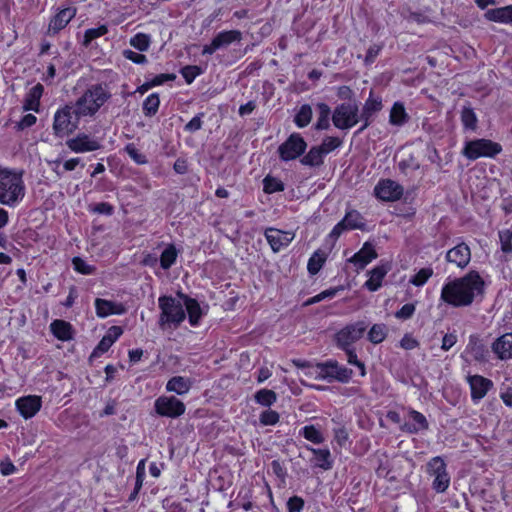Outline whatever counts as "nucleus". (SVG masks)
I'll list each match as a JSON object with an SVG mask.
<instances>
[{
  "instance_id": "obj_1",
  "label": "nucleus",
  "mask_w": 512,
  "mask_h": 512,
  "mask_svg": "<svg viewBox=\"0 0 512 512\" xmlns=\"http://www.w3.org/2000/svg\"><path fill=\"white\" fill-rule=\"evenodd\" d=\"M486 284L476 270H470L461 277L448 278L442 285L440 301L453 308L471 306L485 296Z\"/></svg>"
},
{
  "instance_id": "obj_2",
  "label": "nucleus",
  "mask_w": 512,
  "mask_h": 512,
  "mask_svg": "<svg viewBox=\"0 0 512 512\" xmlns=\"http://www.w3.org/2000/svg\"><path fill=\"white\" fill-rule=\"evenodd\" d=\"M23 173L9 168H0V204L18 206L25 197Z\"/></svg>"
},
{
  "instance_id": "obj_3",
  "label": "nucleus",
  "mask_w": 512,
  "mask_h": 512,
  "mask_svg": "<svg viewBox=\"0 0 512 512\" xmlns=\"http://www.w3.org/2000/svg\"><path fill=\"white\" fill-rule=\"evenodd\" d=\"M110 98L109 90L104 85L96 83L89 85L73 105L76 107L78 115L87 120L94 118Z\"/></svg>"
},
{
  "instance_id": "obj_4",
  "label": "nucleus",
  "mask_w": 512,
  "mask_h": 512,
  "mask_svg": "<svg viewBox=\"0 0 512 512\" xmlns=\"http://www.w3.org/2000/svg\"><path fill=\"white\" fill-rule=\"evenodd\" d=\"M84 119L78 115L73 103H67L57 108L53 116L52 129L56 137L64 138L79 129L80 121Z\"/></svg>"
},
{
  "instance_id": "obj_5",
  "label": "nucleus",
  "mask_w": 512,
  "mask_h": 512,
  "mask_svg": "<svg viewBox=\"0 0 512 512\" xmlns=\"http://www.w3.org/2000/svg\"><path fill=\"white\" fill-rule=\"evenodd\" d=\"M315 379L325 380L329 383L337 381L339 383H348L353 376V370L339 364L337 360L329 359L319 362L315 365Z\"/></svg>"
},
{
  "instance_id": "obj_6",
  "label": "nucleus",
  "mask_w": 512,
  "mask_h": 512,
  "mask_svg": "<svg viewBox=\"0 0 512 512\" xmlns=\"http://www.w3.org/2000/svg\"><path fill=\"white\" fill-rule=\"evenodd\" d=\"M158 305L161 310L160 323L173 324L179 326L186 318V312L180 301L170 295H162L158 299Z\"/></svg>"
},
{
  "instance_id": "obj_7",
  "label": "nucleus",
  "mask_w": 512,
  "mask_h": 512,
  "mask_svg": "<svg viewBox=\"0 0 512 512\" xmlns=\"http://www.w3.org/2000/svg\"><path fill=\"white\" fill-rule=\"evenodd\" d=\"M502 151V146L490 139H475L466 142L463 148V155L469 160H476L481 157L494 158Z\"/></svg>"
},
{
  "instance_id": "obj_8",
  "label": "nucleus",
  "mask_w": 512,
  "mask_h": 512,
  "mask_svg": "<svg viewBox=\"0 0 512 512\" xmlns=\"http://www.w3.org/2000/svg\"><path fill=\"white\" fill-rule=\"evenodd\" d=\"M359 121V107L355 101L338 104L332 113L333 125L340 130H348Z\"/></svg>"
},
{
  "instance_id": "obj_9",
  "label": "nucleus",
  "mask_w": 512,
  "mask_h": 512,
  "mask_svg": "<svg viewBox=\"0 0 512 512\" xmlns=\"http://www.w3.org/2000/svg\"><path fill=\"white\" fill-rule=\"evenodd\" d=\"M155 413L161 417L178 418L186 411L184 402L175 396H159L154 401Z\"/></svg>"
},
{
  "instance_id": "obj_10",
  "label": "nucleus",
  "mask_w": 512,
  "mask_h": 512,
  "mask_svg": "<svg viewBox=\"0 0 512 512\" xmlns=\"http://www.w3.org/2000/svg\"><path fill=\"white\" fill-rule=\"evenodd\" d=\"M366 328L363 321L346 325L335 334L336 346L339 349L354 347V344L363 337Z\"/></svg>"
},
{
  "instance_id": "obj_11",
  "label": "nucleus",
  "mask_w": 512,
  "mask_h": 512,
  "mask_svg": "<svg viewBox=\"0 0 512 512\" xmlns=\"http://www.w3.org/2000/svg\"><path fill=\"white\" fill-rule=\"evenodd\" d=\"M307 143L299 133H292L278 148L281 160L288 162L304 154Z\"/></svg>"
},
{
  "instance_id": "obj_12",
  "label": "nucleus",
  "mask_w": 512,
  "mask_h": 512,
  "mask_svg": "<svg viewBox=\"0 0 512 512\" xmlns=\"http://www.w3.org/2000/svg\"><path fill=\"white\" fill-rule=\"evenodd\" d=\"M242 40V32L240 30H223L218 32L209 44L203 46L201 54L203 56L212 55L217 50L228 47L234 42Z\"/></svg>"
},
{
  "instance_id": "obj_13",
  "label": "nucleus",
  "mask_w": 512,
  "mask_h": 512,
  "mask_svg": "<svg viewBox=\"0 0 512 512\" xmlns=\"http://www.w3.org/2000/svg\"><path fill=\"white\" fill-rule=\"evenodd\" d=\"M403 194V186L389 178L380 179L374 187L375 197L383 202L398 201Z\"/></svg>"
},
{
  "instance_id": "obj_14",
  "label": "nucleus",
  "mask_w": 512,
  "mask_h": 512,
  "mask_svg": "<svg viewBox=\"0 0 512 512\" xmlns=\"http://www.w3.org/2000/svg\"><path fill=\"white\" fill-rule=\"evenodd\" d=\"M77 9L74 6L57 7L55 14L50 18L46 35L54 37L59 34L76 16Z\"/></svg>"
},
{
  "instance_id": "obj_15",
  "label": "nucleus",
  "mask_w": 512,
  "mask_h": 512,
  "mask_svg": "<svg viewBox=\"0 0 512 512\" xmlns=\"http://www.w3.org/2000/svg\"><path fill=\"white\" fill-rule=\"evenodd\" d=\"M466 382L469 385L471 401L474 404H478L494 387L491 379L479 374H468Z\"/></svg>"
},
{
  "instance_id": "obj_16",
  "label": "nucleus",
  "mask_w": 512,
  "mask_h": 512,
  "mask_svg": "<svg viewBox=\"0 0 512 512\" xmlns=\"http://www.w3.org/2000/svg\"><path fill=\"white\" fill-rule=\"evenodd\" d=\"M382 108V98L380 96H374L373 90H371L359 114L362 125L357 133H361L367 129L374 121L375 115L380 112Z\"/></svg>"
},
{
  "instance_id": "obj_17",
  "label": "nucleus",
  "mask_w": 512,
  "mask_h": 512,
  "mask_svg": "<svg viewBox=\"0 0 512 512\" xmlns=\"http://www.w3.org/2000/svg\"><path fill=\"white\" fill-rule=\"evenodd\" d=\"M66 145L72 152L77 154L93 152L102 148V144L99 140L84 132L78 133L75 137L68 139Z\"/></svg>"
},
{
  "instance_id": "obj_18",
  "label": "nucleus",
  "mask_w": 512,
  "mask_h": 512,
  "mask_svg": "<svg viewBox=\"0 0 512 512\" xmlns=\"http://www.w3.org/2000/svg\"><path fill=\"white\" fill-rule=\"evenodd\" d=\"M15 406L24 419L33 418L42 408V397L38 395H27L18 398Z\"/></svg>"
},
{
  "instance_id": "obj_19",
  "label": "nucleus",
  "mask_w": 512,
  "mask_h": 512,
  "mask_svg": "<svg viewBox=\"0 0 512 512\" xmlns=\"http://www.w3.org/2000/svg\"><path fill=\"white\" fill-rule=\"evenodd\" d=\"M265 238L273 252L277 253L287 247L294 239V234L277 228L268 227L264 232Z\"/></svg>"
},
{
  "instance_id": "obj_20",
  "label": "nucleus",
  "mask_w": 512,
  "mask_h": 512,
  "mask_svg": "<svg viewBox=\"0 0 512 512\" xmlns=\"http://www.w3.org/2000/svg\"><path fill=\"white\" fill-rule=\"evenodd\" d=\"M445 259L448 263L464 269L471 261L470 247L462 241L447 251Z\"/></svg>"
},
{
  "instance_id": "obj_21",
  "label": "nucleus",
  "mask_w": 512,
  "mask_h": 512,
  "mask_svg": "<svg viewBox=\"0 0 512 512\" xmlns=\"http://www.w3.org/2000/svg\"><path fill=\"white\" fill-rule=\"evenodd\" d=\"M408 417L409 421H406L400 426L401 431L413 435L429 429V422L421 412L409 408Z\"/></svg>"
},
{
  "instance_id": "obj_22",
  "label": "nucleus",
  "mask_w": 512,
  "mask_h": 512,
  "mask_svg": "<svg viewBox=\"0 0 512 512\" xmlns=\"http://www.w3.org/2000/svg\"><path fill=\"white\" fill-rule=\"evenodd\" d=\"M94 307L97 317L102 319L107 318L108 316L111 315H122L126 311L122 303L102 298L95 299Z\"/></svg>"
},
{
  "instance_id": "obj_23",
  "label": "nucleus",
  "mask_w": 512,
  "mask_h": 512,
  "mask_svg": "<svg viewBox=\"0 0 512 512\" xmlns=\"http://www.w3.org/2000/svg\"><path fill=\"white\" fill-rule=\"evenodd\" d=\"M390 270L389 263H381L369 271V278L364 287L370 292H376L382 287V283Z\"/></svg>"
},
{
  "instance_id": "obj_24",
  "label": "nucleus",
  "mask_w": 512,
  "mask_h": 512,
  "mask_svg": "<svg viewBox=\"0 0 512 512\" xmlns=\"http://www.w3.org/2000/svg\"><path fill=\"white\" fill-rule=\"evenodd\" d=\"M378 257L374 246L365 242L361 249L357 251L350 259L349 262L354 264L357 269H364L370 262Z\"/></svg>"
},
{
  "instance_id": "obj_25",
  "label": "nucleus",
  "mask_w": 512,
  "mask_h": 512,
  "mask_svg": "<svg viewBox=\"0 0 512 512\" xmlns=\"http://www.w3.org/2000/svg\"><path fill=\"white\" fill-rule=\"evenodd\" d=\"M179 297L183 300V304L185 305L189 324L192 327L199 326L203 311L198 300L183 293H179Z\"/></svg>"
},
{
  "instance_id": "obj_26",
  "label": "nucleus",
  "mask_w": 512,
  "mask_h": 512,
  "mask_svg": "<svg viewBox=\"0 0 512 512\" xmlns=\"http://www.w3.org/2000/svg\"><path fill=\"white\" fill-rule=\"evenodd\" d=\"M491 349L500 360L512 359V333H505L498 337L492 343Z\"/></svg>"
},
{
  "instance_id": "obj_27",
  "label": "nucleus",
  "mask_w": 512,
  "mask_h": 512,
  "mask_svg": "<svg viewBox=\"0 0 512 512\" xmlns=\"http://www.w3.org/2000/svg\"><path fill=\"white\" fill-rule=\"evenodd\" d=\"M466 351L471 354L476 362L486 363L489 360L487 346L476 335H470Z\"/></svg>"
},
{
  "instance_id": "obj_28",
  "label": "nucleus",
  "mask_w": 512,
  "mask_h": 512,
  "mask_svg": "<svg viewBox=\"0 0 512 512\" xmlns=\"http://www.w3.org/2000/svg\"><path fill=\"white\" fill-rule=\"evenodd\" d=\"M306 449L313 454L311 462L314 467L320 468L324 471L332 469L334 460L328 448H314L307 446Z\"/></svg>"
},
{
  "instance_id": "obj_29",
  "label": "nucleus",
  "mask_w": 512,
  "mask_h": 512,
  "mask_svg": "<svg viewBox=\"0 0 512 512\" xmlns=\"http://www.w3.org/2000/svg\"><path fill=\"white\" fill-rule=\"evenodd\" d=\"M44 93V86L41 83L35 84L29 91L26 93L24 101H23V110L24 111H34L36 113L40 112L41 107V98Z\"/></svg>"
},
{
  "instance_id": "obj_30",
  "label": "nucleus",
  "mask_w": 512,
  "mask_h": 512,
  "mask_svg": "<svg viewBox=\"0 0 512 512\" xmlns=\"http://www.w3.org/2000/svg\"><path fill=\"white\" fill-rule=\"evenodd\" d=\"M50 331L56 339L62 342L72 340L75 335L72 324L62 319L53 320L50 324Z\"/></svg>"
},
{
  "instance_id": "obj_31",
  "label": "nucleus",
  "mask_w": 512,
  "mask_h": 512,
  "mask_svg": "<svg viewBox=\"0 0 512 512\" xmlns=\"http://www.w3.org/2000/svg\"><path fill=\"white\" fill-rule=\"evenodd\" d=\"M485 18L488 21L501 23V24H512V4L489 9L485 13Z\"/></svg>"
},
{
  "instance_id": "obj_32",
  "label": "nucleus",
  "mask_w": 512,
  "mask_h": 512,
  "mask_svg": "<svg viewBox=\"0 0 512 512\" xmlns=\"http://www.w3.org/2000/svg\"><path fill=\"white\" fill-rule=\"evenodd\" d=\"M192 387V381L190 378L183 376H173L166 384V390L168 392H174L178 395H184L189 392Z\"/></svg>"
},
{
  "instance_id": "obj_33",
  "label": "nucleus",
  "mask_w": 512,
  "mask_h": 512,
  "mask_svg": "<svg viewBox=\"0 0 512 512\" xmlns=\"http://www.w3.org/2000/svg\"><path fill=\"white\" fill-rule=\"evenodd\" d=\"M409 121V115L406 112L402 102L396 101L391 107L389 114V123L393 126H403Z\"/></svg>"
},
{
  "instance_id": "obj_34",
  "label": "nucleus",
  "mask_w": 512,
  "mask_h": 512,
  "mask_svg": "<svg viewBox=\"0 0 512 512\" xmlns=\"http://www.w3.org/2000/svg\"><path fill=\"white\" fill-rule=\"evenodd\" d=\"M325 156L318 146H312L301 158V163L305 166L318 167L323 164Z\"/></svg>"
},
{
  "instance_id": "obj_35",
  "label": "nucleus",
  "mask_w": 512,
  "mask_h": 512,
  "mask_svg": "<svg viewBox=\"0 0 512 512\" xmlns=\"http://www.w3.org/2000/svg\"><path fill=\"white\" fill-rule=\"evenodd\" d=\"M299 436L316 445L322 444L325 440L321 430L312 424L303 426L299 430Z\"/></svg>"
},
{
  "instance_id": "obj_36",
  "label": "nucleus",
  "mask_w": 512,
  "mask_h": 512,
  "mask_svg": "<svg viewBox=\"0 0 512 512\" xmlns=\"http://www.w3.org/2000/svg\"><path fill=\"white\" fill-rule=\"evenodd\" d=\"M178 250L175 245L170 243L162 251L160 255V266L164 270L170 269L177 261Z\"/></svg>"
},
{
  "instance_id": "obj_37",
  "label": "nucleus",
  "mask_w": 512,
  "mask_h": 512,
  "mask_svg": "<svg viewBox=\"0 0 512 512\" xmlns=\"http://www.w3.org/2000/svg\"><path fill=\"white\" fill-rule=\"evenodd\" d=\"M160 107V97L156 92L148 95L142 104V112L145 117H153L158 113Z\"/></svg>"
},
{
  "instance_id": "obj_38",
  "label": "nucleus",
  "mask_w": 512,
  "mask_h": 512,
  "mask_svg": "<svg viewBox=\"0 0 512 512\" xmlns=\"http://www.w3.org/2000/svg\"><path fill=\"white\" fill-rule=\"evenodd\" d=\"M343 220H346L345 224L350 230H364L365 229V220L361 213L355 209L348 210L343 217Z\"/></svg>"
},
{
  "instance_id": "obj_39",
  "label": "nucleus",
  "mask_w": 512,
  "mask_h": 512,
  "mask_svg": "<svg viewBox=\"0 0 512 512\" xmlns=\"http://www.w3.org/2000/svg\"><path fill=\"white\" fill-rule=\"evenodd\" d=\"M263 191L265 194H274L285 190L284 182L278 177H274L270 174L266 175L263 180Z\"/></svg>"
},
{
  "instance_id": "obj_40",
  "label": "nucleus",
  "mask_w": 512,
  "mask_h": 512,
  "mask_svg": "<svg viewBox=\"0 0 512 512\" xmlns=\"http://www.w3.org/2000/svg\"><path fill=\"white\" fill-rule=\"evenodd\" d=\"M326 262V254L320 250L315 251L309 258L307 270L310 275H316Z\"/></svg>"
},
{
  "instance_id": "obj_41",
  "label": "nucleus",
  "mask_w": 512,
  "mask_h": 512,
  "mask_svg": "<svg viewBox=\"0 0 512 512\" xmlns=\"http://www.w3.org/2000/svg\"><path fill=\"white\" fill-rule=\"evenodd\" d=\"M312 108L309 104H303L294 116V123L298 128H304L309 125L312 119Z\"/></svg>"
},
{
  "instance_id": "obj_42",
  "label": "nucleus",
  "mask_w": 512,
  "mask_h": 512,
  "mask_svg": "<svg viewBox=\"0 0 512 512\" xmlns=\"http://www.w3.org/2000/svg\"><path fill=\"white\" fill-rule=\"evenodd\" d=\"M447 471V464L441 456L432 457L426 465V472L428 475L436 478V475H441Z\"/></svg>"
},
{
  "instance_id": "obj_43",
  "label": "nucleus",
  "mask_w": 512,
  "mask_h": 512,
  "mask_svg": "<svg viewBox=\"0 0 512 512\" xmlns=\"http://www.w3.org/2000/svg\"><path fill=\"white\" fill-rule=\"evenodd\" d=\"M108 27L105 24H101L96 28H89L84 32L82 44L85 47H89L93 40L102 37L108 33Z\"/></svg>"
},
{
  "instance_id": "obj_44",
  "label": "nucleus",
  "mask_w": 512,
  "mask_h": 512,
  "mask_svg": "<svg viewBox=\"0 0 512 512\" xmlns=\"http://www.w3.org/2000/svg\"><path fill=\"white\" fill-rule=\"evenodd\" d=\"M387 336L385 324H373L368 331L367 339L373 344L382 343Z\"/></svg>"
},
{
  "instance_id": "obj_45",
  "label": "nucleus",
  "mask_w": 512,
  "mask_h": 512,
  "mask_svg": "<svg viewBox=\"0 0 512 512\" xmlns=\"http://www.w3.org/2000/svg\"><path fill=\"white\" fill-rule=\"evenodd\" d=\"M254 398L256 403L265 407H270L276 402L277 395L273 390L263 388L255 393Z\"/></svg>"
},
{
  "instance_id": "obj_46",
  "label": "nucleus",
  "mask_w": 512,
  "mask_h": 512,
  "mask_svg": "<svg viewBox=\"0 0 512 512\" xmlns=\"http://www.w3.org/2000/svg\"><path fill=\"white\" fill-rule=\"evenodd\" d=\"M130 45L140 52H145L149 49L151 44V37L146 33H136L130 38Z\"/></svg>"
},
{
  "instance_id": "obj_47",
  "label": "nucleus",
  "mask_w": 512,
  "mask_h": 512,
  "mask_svg": "<svg viewBox=\"0 0 512 512\" xmlns=\"http://www.w3.org/2000/svg\"><path fill=\"white\" fill-rule=\"evenodd\" d=\"M319 116L315 125L317 130H327L330 127L329 117L331 114L330 107L326 103H319Z\"/></svg>"
},
{
  "instance_id": "obj_48",
  "label": "nucleus",
  "mask_w": 512,
  "mask_h": 512,
  "mask_svg": "<svg viewBox=\"0 0 512 512\" xmlns=\"http://www.w3.org/2000/svg\"><path fill=\"white\" fill-rule=\"evenodd\" d=\"M433 273H434V271L431 267L421 268L416 274H414L409 279V283L415 287H422L433 276Z\"/></svg>"
},
{
  "instance_id": "obj_49",
  "label": "nucleus",
  "mask_w": 512,
  "mask_h": 512,
  "mask_svg": "<svg viewBox=\"0 0 512 512\" xmlns=\"http://www.w3.org/2000/svg\"><path fill=\"white\" fill-rule=\"evenodd\" d=\"M460 118H461L462 125L465 129L472 130V131L476 129L478 119H477L476 113L474 112L473 108L466 107V106L463 107V109L461 111Z\"/></svg>"
},
{
  "instance_id": "obj_50",
  "label": "nucleus",
  "mask_w": 512,
  "mask_h": 512,
  "mask_svg": "<svg viewBox=\"0 0 512 512\" xmlns=\"http://www.w3.org/2000/svg\"><path fill=\"white\" fill-rule=\"evenodd\" d=\"M179 72L184 78L185 83L190 85L198 76L204 73V70L198 65H186L183 66Z\"/></svg>"
},
{
  "instance_id": "obj_51",
  "label": "nucleus",
  "mask_w": 512,
  "mask_h": 512,
  "mask_svg": "<svg viewBox=\"0 0 512 512\" xmlns=\"http://www.w3.org/2000/svg\"><path fill=\"white\" fill-rule=\"evenodd\" d=\"M73 269L82 275H92L96 271V267L94 265L88 264L84 259L79 256H75L72 258Z\"/></svg>"
},
{
  "instance_id": "obj_52",
  "label": "nucleus",
  "mask_w": 512,
  "mask_h": 512,
  "mask_svg": "<svg viewBox=\"0 0 512 512\" xmlns=\"http://www.w3.org/2000/svg\"><path fill=\"white\" fill-rule=\"evenodd\" d=\"M343 141L336 136H326L318 147L327 155L342 145Z\"/></svg>"
},
{
  "instance_id": "obj_53",
  "label": "nucleus",
  "mask_w": 512,
  "mask_h": 512,
  "mask_svg": "<svg viewBox=\"0 0 512 512\" xmlns=\"http://www.w3.org/2000/svg\"><path fill=\"white\" fill-rule=\"evenodd\" d=\"M124 151L138 165H144L148 162L146 155L141 153L134 143H128L124 147Z\"/></svg>"
},
{
  "instance_id": "obj_54",
  "label": "nucleus",
  "mask_w": 512,
  "mask_h": 512,
  "mask_svg": "<svg viewBox=\"0 0 512 512\" xmlns=\"http://www.w3.org/2000/svg\"><path fill=\"white\" fill-rule=\"evenodd\" d=\"M450 475L446 471L442 473L441 475H436V478L433 479L432 482V488L437 493H444L449 488L450 485Z\"/></svg>"
},
{
  "instance_id": "obj_55",
  "label": "nucleus",
  "mask_w": 512,
  "mask_h": 512,
  "mask_svg": "<svg viewBox=\"0 0 512 512\" xmlns=\"http://www.w3.org/2000/svg\"><path fill=\"white\" fill-rule=\"evenodd\" d=\"M88 211L94 214L112 216L115 212V208L109 202H99L89 205Z\"/></svg>"
},
{
  "instance_id": "obj_56",
  "label": "nucleus",
  "mask_w": 512,
  "mask_h": 512,
  "mask_svg": "<svg viewBox=\"0 0 512 512\" xmlns=\"http://www.w3.org/2000/svg\"><path fill=\"white\" fill-rule=\"evenodd\" d=\"M279 419V413L272 409L264 410L259 416V421L263 426L276 425L279 422Z\"/></svg>"
},
{
  "instance_id": "obj_57",
  "label": "nucleus",
  "mask_w": 512,
  "mask_h": 512,
  "mask_svg": "<svg viewBox=\"0 0 512 512\" xmlns=\"http://www.w3.org/2000/svg\"><path fill=\"white\" fill-rule=\"evenodd\" d=\"M501 250L505 254L512 253V230L505 229L499 232Z\"/></svg>"
},
{
  "instance_id": "obj_58",
  "label": "nucleus",
  "mask_w": 512,
  "mask_h": 512,
  "mask_svg": "<svg viewBox=\"0 0 512 512\" xmlns=\"http://www.w3.org/2000/svg\"><path fill=\"white\" fill-rule=\"evenodd\" d=\"M305 501L301 496L293 495L286 502L287 512H303Z\"/></svg>"
},
{
  "instance_id": "obj_59",
  "label": "nucleus",
  "mask_w": 512,
  "mask_h": 512,
  "mask_svg": "<svg viewBox=\"0 0 512 512\" xmlns=\"http://www.w3.org/2000/svg\"><path fill=\"white\" fill-rule=\"evenodd\" d=\"M333 441L338 447L344 448L349 443V433L345 427L335 428L333 430Z\"/></svg>"
},
{
  "instance_id": "obj_60",
  "label": "nucleus",
  "mask_w": 512,
  "mask_h": 512,
  "mask_svg": "<svg viewBox=\"0 0 512 512\" xmlns=\"http://www.w3.org/2000/svg\"><path fill=\"white\" fill-rule=\"evenodd\" d=\"M252 489L248 488L245 490H240L238 493V498L241 500V507L245 511H250L253 508V502H252Z\"/></svg>"
},
{
  "instance_id": "obj_61",
  "label": "nucleus",
  "mask_w": 512,
  "mask_h": 512,
  "mask_svg": "<svg viewBox=\"0 0 512 512\" xmlns=\"http://www.w3.org/2000/svg\"><path fill=\"white\" fill-rule=\"evenodd\" d=\"M415 310L416 305L414 303H406L396 311L395 317L400 320H408L414 315Z\"/></svg>"
},
{
  "instance_id": "obj_62",
  "label": "nucleus",
  "mask_w": 512,
  "mask_h": 512,
  "mask_svg": "<svg viewBox=\"0 0 512 512\" xmlns=\"http://www.w3.org/2000/svg\"><path fill=\"white\" fill-rule=\"evenodd\" d=\"M272 473L282 482L285 483L287 470L280 460H272L270 463Z\"/></svg>"
},
{
  "instance_id": "obj_63",
  "label": "nucleus",
  "mask_w": 512,
  "mask_h": 512,
  "mask_svg": "<svg viewBox=\"0 0 512 512\" xmlns=\"http://www.w3.org/2000/svg\"><path fill=\"white\" fill-rule=\"evenodd\" d=\"M122 55L125 59L130 60L135 64L142 65L148 62L147 57L144 54L135 52L130 49L123 50Z\"/></svg>"
},
{
  "instance_id": "obj_64",
  "label": "nucleus",
  "mask_w": 512,
  "mask_h": 512,
  "mask_svg": "<svg viewBox=\"0 0 512 512\" xmlns=\"http://www.w3.org/2000/svg\"><path fill=\"white\" fill-rule=\"evenodd\" d=\"M37 122V117L31 113L25 114L17 123H16V130L17 131H23L27 128L32 127Z\"/></svg>"
}]
</instances>
